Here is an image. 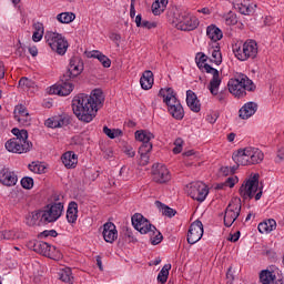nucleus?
Segmentation results:
<instances>
[{"instance_id": "12", "label": "nucleus", "mask_w": 284, "mask_h": 284, "mask_svg": "<svg viewBox=\"0 0 284 284\" xmlns=\"http://www.w3.org/2000/svg\"><path fill=\"white\" fill-rule=\"evenodd\" d=\"M152 176L155 183H168L172 179V174L168 166L163 164H153L152 165Z\"/></svg>"}, {"instance_id": "52", "label": "nucleus", "mask_w": 284, "mask_h": 284, "mask_svg": "<svg viewBox=\"0 0 284 284\" xmlns=\"http://www.w3.org/2000/svg\"><path fill=\"white\" fill-rule=\"evenodd\" d=\"M19 87L20 88H34V81L28 78H21L19 80Z\"/></svg>"}, {"instance_id": "29", "label": "nucleus", "mask_w": 284, "mask_h": 284, "mask_svg": "<svg viewBox=\"0 0 284 284\" xmlns=\"http://www.w3.org/2000/svg\"><path fill=\"white\" fill-rule=\"evenodd\" d=\"M248 154L251 159V165H257V163H262L265 155L263 151L256 148L248 146Z\"/></svg>"}, {"instance_id": "59", "label": "nucleus", "mask_w": 284, "mask_h": 284, "mask_svg": "<svg viewBox=\"0 0 284 284\" xmlns=\"http://www.w3.org/2000/svg\"><path fill=\"white\" fill-rule=\"evenodd\" d=\"M124 153L126 154V156H130V159H134V156H136V152L132 146H126Z\"/></svg>"}, {"instance_id": "50", "label": "nucleus", "mask_w": 284, "mask_h": 284, "mask_svg": "<svg viewBox=\"0 0 284 284\" xmlns=\"http://www.w3.org/2000/svg\"><path fill=\"white\" fill-rule=\"evenodd\" d=\"M48 236L57 239V236H59V233H57V230H45L38 235V239H48Z\"/></svg>"}, {"instance_id": "40", "label": "nucleus", "mask_w": 284, "mask_h": 284, "mask_svg": "<svg viewBox=\"0 0 284 284\" xmlns=\"http://www.w3.org/2000/svg\"><path fill=\"white\" fill-rule=\"evenodd\" d=\"M135 139L141 143H150V140L154 139V134L149 131H136Z\"/></svg>"}, {"instance_id": "8", "label": "nucleus", "mask_w": 284, "mask_h": 284, "mask_svg": "<svg viewBox=\"0 0 284 284\" xmlns=\"http://www.w3.org/2000/svg\"><path fill=\"white\" fill-rule=\"evenodd\" d=\"M239 192L240 196H242L244 201H247V199L250 201L251 199H254V194L258 192V174H254L250 179L245 180L241 185Z\"/></svg>"}, {"instance_id": "38", "label": "nucleus", "mask_w": 284, "mask_h": 284, "mask_svg": "<svg viewBox=\"0 0 284 284\" xmlns=\"http://www.w3.org/2000/svg\"><path fill=\"white\" fill-rule=\"evenodd\" d=\"M91 57L93 59H98V61H100L103 68H110V65H112V60H110V58H108L105 54H103L100 51H93Z\"/></svg>"}, {"instance_id": "26", "label": "nucleus", "mask_w": 284, "mask_h": 284, "mask_svg": "<svg viewBox=\"0 0 284 284\" xmlns=\"http://www.w3.org/2000/svg\"><path fill=\"white\" fill-rule=\"evenodd\" d=\"M70 120L68 118H61V116H53L49 118L45 122L44 125L47 128H63V125H69Z\"/></svg>"}, {"instance_id": "23", "label": "nucleus", "mask_w": 284, "mask_h": 284, "mask_svg": "<svg viewBox=\"0 0 284 284\" xmlns=\"http://www.w3.org/2000/svg\"><path fill=\"white\" fill-rule=\"evenodd\" d=\"M186 105L192 112H201V102L192 90L186 91Z\"/></svg>"}, {"instance_id": "49", "label": "nucleus", "mask_w": 284, "mask_h": 284, "mask_svg": "<svg viewBox=\"0 0 284 284\" xmlns=\"http://www.w3.org/2000/svg\"><path fill=\"white\" fill-rule=\"evenodd\" d=\"M225 23L226 26H236V23H239V19L236 18V14L233 12H229L225 16Z\"/></svg>"}, {"instance_id": "6", "label": "nucleus", "mask_w": 284, "mask_h": 284, "mask_svg": "<svg viewBox=\"0 0 284 284\" xmlns=\"http://www.w3.org/2000/svg\"><path fill=\"white\" fill-rule=\"evenodd\" d=\"M241 197H234L231 200L224 212V225L225 227H232L239 216H241Z\"/></svg>"}, {"instance_id": "5", "label": "nucleus", "mask_w": 284, "mask_h": 284, "mask_svg": "<svg viewBox=\"0 0 284 284\" xmlns=\"http://www.w3.org/2000/svg\"><path fill=\"white\" fill-rule=\"evenodd\" d=\"M44 39L51 50H53V52H57V54H60V57H63V54L68 52V40H65L62 34L58 32L47 31L44 34Z\"/></svg>"}, {"instance_id": "57", "label": "nucleus", "mask_w": 284, "mask_h": 284, "mask_svg": "<svg viewBox=\"0 0 284 284\" xmlns=\"http://www.w3.org/2000/svg\"><path fill=\"white\" fill-rule=\"evenodd\" d=\"M156 22H150L148 20H143L142 21V28H145L146 30H152L154 28H156Z\"/></svg>"}, {"instance_id": "10", "label": "nucleus", "mask_w": 284, "mask_h": 284, "mask_svg": "<svg viewBox=\"0 0 284 284\" xmlns=\"http://www.w3.org/2000/svg\"><path fill=\"white\" fill-rule=\"evenodd\" d=\"M83 60L79 57H72L65 73H63V81H72L83 72Z\"/></svg>"}, {"instance_id": "63", "label": "nucleus", "mask_w": 284, "mask_h": 284, "mask_svg": "<svg viewBox=\"0 0 284 284\" xmlns=\"http://www.w3.org/2000/svg\"><path fill=\"white\" fill-rule=\"evenodd\" d=\"M16 55L23 59V57H26V49L23 47H18L16 50Z\"/></svg>"}, {"instance_id": "7", "label": "nucleus", "mask_w": 284, "mask_h": 284, "mask_svg": "<svg viewBox=\"0 0 284 284\" xmlns=\"http://www.w3.org/2000/svg\"><path fill=\"white\" fill-rule=\"evenodd\" d=\"M41 212L43 225H48V223H54L59 221V219H61V214H63V203L58 202L49 204Z\"/></svg>"}, {"instance_id": "39", "label": "nucleus", "mask_w": 284, "mask_h": 284, "mask_svg": "<svg viewBox=\"0 0 284 284\" xmlns=\"http://www.w3.org/2000/svg\"><path fill=\"white\" fill-rule=\"evenodd\" d=\"M170 270H172V264H165L160 273L158 274L159 283L165 284L168 283V277L170 276Z\"/></svg>"}, {"instance_id": "33", "label": "nucleus", "mask_w": 284, "mask_h": 284, "mask_svg": "<svg viewBox=\"0 0 284 284\" xmlns=\"http://www.w3.org/2000/svg\"><path fill=\"white\" fill-rule=\"evenodd\" d=\"M11 133L13 136H16L13 139H18L23 145H26V143H32L28 141V130H19L18 128H13Z\"/></svg>"}, {"instance_id": "60", "label": "nucleus", "mask_w": 284, "mask_h": 284, "mask_svg": "<svg viewBox=\"0 0 284 284\" xmlns=\"http://www.w3.org/2000/svg\"><path fill=\"white\" fill-rule=\"evenodd\" d=\"M41 39H43V32L34 31L33 36H32V40L36 43H39V41H41Z\"/></svg>"}, {"instance_id": "21", "label": "nucleus", "mask_w": 284, "mask_h": 284, "mask_svg": "<svg viewBox=\"0 0 284 284\" xmlns=\"http://www.w3.org/2000/svg\"><path fill=\"white\" fill-rule=\"evenodd\" d=\"M232 159L236 165H252L250 148L237 150V152L233 153Z\"/></svg>"}, {"instance_id": "34", "label": "nucleus", "mask_w": 284, "mask_h": 284, "mask_svg": "<svg viewBox=\"0 0 284 284\" xmlns=\"http://www.w3.org/2000/svg\"><path fill=\"white\" fill-rule=\"evenodd\" d=\"M28 225H41L43 223V213L42 211H34L31 213L30 217L27 221Z\"/></svg>"}, {"instance_id": "2", "label": "nucleus", "mask_w": 284, "mask_h": 284, "mask_svg": "<svg viewBox=\"0 0 284 284\" xmlns=\"http://www.w3.org/2000/svg\"><path fill=\"white\" fill-rule=\"evenodd\" d=\"M229 92L236 97L237 99H243L247 92H254L256 90V85H254V82L247 78V75H240L239 78L229 80L227 83Z\"/></svg>"}, {"instance_id": "61", "label": "nucleus", "mask_w": 284, "mask_h": 284, "mask_svg": "<svg viewBox=\"0 0 284 284\" xmlns=\"http://www.w3.org/2000/svg\"><path fill=\"white\" fill-rule=\"evenodd\" d=\"M239 239H241V231H237L236 233L231 234L227 241H231V243H236Z\"/></svg>"}, {"instance_id": "28", "label": "nucleus", "mask_w": 284, "mask_h": 284, "mask_svg": "<svg viewBox=\"0 0 284 284\" xmlns=\"http://www.w3.org/2000/svg\"><path fill=\"white\" fill-rule=\"evenodd\" d=\"M257 230L261 234H270V232H274V230H276V220L270 219L261 222Z\"/></svg>"}, {"instance_id": "3", "label": "nucleus", "mask_w": 284, "mask_h": 284, "mask_svg": "<svg viewBox=\"0 0 284 284\" xmlns=\"http://www.w3.org/2000/svg\"><path fill=\"white\" fill-rule=\"evenodd\" d=\"M233 53L239 61H247V59H256L258 55V44L255 40H246L242 45H233Z\"/></svg>"}, {"instance_id": "64", "label": "nucleus", "mask_w": 284, "mask_h": 284, "mask_svg": "<svg viewBox=\"0 0 284 284\" xmlns=\"http://www.w3.org/2000/svg\"><path fill=\"white\" fill-rule=\"evenodd\" d=\"M33 29H34V32H42L43 33V23L41 22H36L33 24Z\"/></svg>"}, {"instance_id": "13", "label": "nucleus", "mask_w": 284, "mask_h": 284, "mask_svg": "<svg viewBox=\"0 0 284 284\" xmlns=\"http://www.w3.org/2000/svg\"><path fill=\"white\" fill-rule=\"evenodd\" d=\"M6 150L12 152L13 154H26L32 150V143H22L19 139H10L6 142Z\"/></svg>"}, {"instance_id": "36", "label": "nucleus", "mask_w": 284, "mask_h": 284, "mask_svg": "<svg viewBox=\"0 0 284 284\" xmlns=\"http://www.w3.org/2000/svg\"><path fill=\"white\" fill-rule=\"evenodd\" d=\"M168 7V0H155L152 3V12L155 17H159V14H161V12H163L165 10V8Z\"/></svg>"}, {"instance_id": "54", "label": "nucleus", "mask_w": 284, "mask_h": 284, "mask_svg": "<svg viewBox=\"0 0 284 284\" xmlns=\"http://www.w3.org/2000/svg\"><path fill=\"white\" fill-rule=\"evenodd\" d=\"M199 61H196L197 68H200V70L202 68L205 69V65H207V63H205V61H207V55H205V53H197Z\"/></svg>"}, {"instance_id": "4", "label": "nucleus", "mask_w": 284, "mask_h": 284, "mask_svg": "<svg viewBox=\"0 0 284 284\" xmlns=\"http://www.w3.org/2000/svg\"><path fill=\"white\" fill-rule=\"evenodd\" d=\"M204 70L207 74H212L213 77L209 84V90L211 94H213V97H216L220 103H225V100L227 99V92L221 91L219 93V88L221 87V75L219 73V70L212 68V65L210 64H205Z\"/></svg>"}, {"instance_id": "11", "label": "nucleus", "mask_w": 284, "mask_h": 284, "mask_svg": "<svg viewBox=\"0 0 284 284\" xmlns=\"http://www.w3.org/2000/svg\"><path fill=\"white\" fill-rule=\"evenodd\" d=\"M176 28L183 32H191V30H196V28H199V19L189 13H182L179 18Z\"/></svg>"}, {"instance_id": "14", "label": "nucleus", "mask_w": 284, "mask_h": 284, "mask_svg": "<svg viewBox=\"0 0 284 284\" xmlns=\"http://www.w3.org/2000/svg\"><path fill=\"white\" fill-rule=\"evenodd\" d=\"M203 239V222L194 221L189 229L186 241L190 245L199 243Z\"/></svg>"}, {"instance_id": "53", "label": "nucleus", "mask_w": 284, "mask_h": 284, "mask_svg": "<svg viewBox=\"0 0 284 284\" xmlns=\"http://www.w3.org/2000/svg\"><path fill=\"white\" fill-rule=\"evenodd\" d=\"M174 145L175 148L173 149V154H181V152H183V139L178 138L174 141Z\"/></svg>"}, {"instance_id": "25", "label": "nucleus", "mask_w": 284, "mask_h": 284, "mask_svg": "<svg viewBox=\"0 0 284 284\" xmlns=\"http://www.w3.org/2000/svg\"><path fill=\"white\" fill-rule=\"evenodd\" d=\"M140 85L142 90H152V85H154V73L150 70L144 71L140 78Z\"/></svg>"}, {"instance_id": "16", "label": "nucleus", "mask_w": 284, "mask_h": 284, "mask_svg": "<svg viewBox=\"0 0 284 284\" xmlns=\"http://www.w3.org/2000/svg\"><path fill=\"white\" fill-rule=\"evenodd\" d=\"M60 81V84L50 88L49 94H59V97H68L72 94V91L74 90V84L72 83V80H63L62 75Z\"/></svg>"}, {"instance_id": "47", "label": "nucleus", "mask_w": 284, "mask_h": 284, "mask_svg": "<svg viewBox=\"0 0 284 284\" xmlns=\"http://www.w3.org/2000/svg\"><path fill=\"white\" fill-rule=\"evenodd\" d=\"M60 281L63 283H72V271H70V268L61 271Z\"/></svg>"}, {"instance_id": "58", "label": "nucleus", "mask_w": 284, "mask_h": 284, "mask_svg": "<svg viewBox=\"0 0 284 284\" xmlns=\"http://www.w3.org/2000/svg\"><path fill=\"white\" fill-rule=\"evenodd\" d=\"M16 112H18L19 116H23L28 114V109L23 104H19L16 106Z\"/></svg>"}, {"instance_id": "43", "label": "nucleus", "mask_w": 284, "mask_h": 284, "mask_svg": "<svg viewBox=\"0 0 284 284\" xmlns=\"http://www.w3.org/2000/svg\"><path fill=\"white\" fill-rule=\"evenodd\" d=\"M103 132L109 139H116V136H123V131L121 129H110L108 126H103Z\"/></svg>"}, {"instance_id": "46", "label": "nucleus", "mask_w": 284, "mask_h": 284, "mask_svg": "<svg viewBox=\"0 0 284 284\" xmlns=\"http://www.w3.org/2000/svg\"><path fill=\"white\" fill-rule=\"evenodd\" d=\"M14 119L24 126L30 125V123L32 122V119L30 118V113H27L24 115H14Z\"/></svg>"}, {"instance_id": "48", "label": "nucleus", "mask_w": 284, "mask_h": 284, "mask_svg": "<svg viewBox=\"0 0 284 284\" xmlns=\"http://www.w3.org/2000/svg\"><path fill=\"white\" fill-rule=\"evenodd\" d=\"M21 186L24 190H32L34 187V180L30 176H24L21 179Z\"/></svg>"}, {"instance_id": "31", "label": "nucleus", "mask_w": 284, "mask_h": 284, "mask_svg": "<svg viewBox=\"0 0 284 284\" xmlns=\"http://www.w3.org/2000/svg\"><path fill=\"white\" fill-rule=\"evenodd\" d=\"M169 110V114L173 116L176 121H183V118L185 116V111L183 110V105L176 104V105H171Z\"/></svg>"}, {"instance_id": "51", "label": "nucleus", "mask_w": 284, "mask_h": 284, "mask_svg": "<svg viewBox=\"0 0 284 284\" xmlns=\"http://www.w3.org/2000/svg\"><path fill=\"white\" fill-rule=\"evenodd\" d=\"M152 152V142H144L139 148V154H150Z\"/></svg>"}, {"instance_id": "35", "label": "nucleus", "mask_w": 284, "mask_h": 284, "mask_svg": "<svg viewBox=\"0 0 284 284\" xmlns=\"http://www.w3.org/2000/svg\"><path fill=\"white\" fill-rule=\"evenodd\" d=\"M155 205L159 207V210H161L163 216H168L169 219L176 216V210L163 204L161 201H156Z\"/></svg>"}, {"instance_id": "9", "label": "nucleus", "mask_w": 284, "mask_h": 284, "mask_svg": "<svg viewBox=\"0 0 284 284\" xmlns=\"http://www.w3.org/2000/svg\"><path fill=\"white\" fill-rule=\"evenodd\" d=\"M187 194L189 196H191V199H193V201L203 203V201L207 199V194H210V190L207 189V185L205 183L199 181L190 184Z\"/></svg>"}, {"instance_id": "45", "label": "nucleus", "mask_w": 284, "mask_h": 284, "mask_svg": "<svg viewBox=\"0 0 284 284\" xmlns=\"http://www.w3.org/2000/svg\"><path fill=\"white\" fill-rule=\"evenodd\" d=\"M29 170L34 174H43L45 172V166L37 162H32L31 164H29Z\"/></svg>"}, {"instance_id": "37", "label": "nucleus", "mask_w": 284, "mask_h": 284, "mask_svg": "<svg viewBox=\"0 0 284 284\" xmlns=\"http://www.w3.org/2000/svg\"><path fill=\"white\" fill-rule=\"evenodd\" d=\"M276 278V275H274V272L264 270L260 274V281L262 284H274V281Z\"/></svg>"}, {"instance_id": "56", "label": "nucleus", "mask_w": 284, "mask_h": 284, "mask_svg": "<svg viewBox=\"0 0 284 284\" xmlns=\"http://www.w3.org/2000/svg\"><path fill=\"white\" fill-rule=\"evenodd\" d=\"M226 187H234L236 183H239V178H227L226 181L224 182Z\"/></svg>"}, {"instance_id": "41", "label": "nucleus", "mask_w": 284, "mask_h": 284, "mask_svg": "<svg viewBox=\"0 0 284 284\" xmlns=\"http://www.w3.org/2000/svg\"><path fill=\"white\" fill-rule=\"evenodd\" d=\"M57 19L60 23H72L77 16L73 12H62L57 16Z\"/></svg>"}, {"instance_id": "44", "label": "nucleus", "mask_w": 284, "mask_h": 284, "mask_svg": "<svg viewBox=\"0 0 284 284\" xmlns=\"http://www.w3.org/2000/svg\"><path fill=\"white\" fill-rule=\"evenodd\" d=\"M235 9L239 10L241 14H252L253 9L247 4H243V2L235 3Z\"/></svg>"}, {"instance_id": "32", "label": "nucleus", "mask_w": 284, "mask_h": 284, "mask_svg": "<svg viewBox=\"0 0 284 284\" xmlns=\"http://www.w3.org/2000/svg\"><path fill=\"white\" fill-rule=\"evenodd\" d=\"M148 234L151 239V245H159V243L163 241V234H161L154 225L152 229L149 230Z\"/></svg>"}, {"instance_id": "20", "label": "nucleus", "mask_w": 284, "mask_h": 284, "mask_svg": "<svg viewBox=\"0 0 284 284\" xmlns=\"http://www.w3.org/2000/svg\"><path fill=\"white\" fill-rule=\"evenodd\" d=\"M160 97L163 98V102L168 105V110H170L171 105H179L181 101L176 99V93H174V89H161L159 92Z\"/></svg>"}, {"instance_id": "55", "label": "nucleus", "mask_w": 284, "mask_h": 284, "mask_svg": "<svg viewBox=\"0 0 284 284\" xmlns=\"http://www.w3.org/2000/svg\"><path fill=\"white\" fill-rule=\"evenodd\" d=\"M140 154V165H148L150 163V153H139Z\"/></svg>"}, {"instance_id": "42", "label": "nucleus", "mask_w": 284, "mask_h": 284, "mask_svg": "<svg viewBox=\"0 0 284 284\" xmlns=\"http://www.w3.org/2000/svg\"><path fill=\"white\" fill-rule=\"evenodd\" d=\"M210 61L211 63H215V65H221V63H223V55L221 54V48L216 47L212 51Z\"/></svg>"}, {"instance_id": "15", "label": "nucleus", "mask_w": 284, "mask_h": 284, "mask_svg": "<svg viewBox=\"0 0 284 284\" xmlns=\"http://www.w3.org/2000/svg\"><path fill=\"white\" fill-rule=\"evenodd\" d=\"M131 221L134 230L140 232V234H148L154 226L152 223H150V220L145 219L141 213H135L131 217Z\"/></svg>"}, {"instance_id": "18", "label": "nucleus", "mask_w": 284, "mask_h": 284, "mask_svg": "<svg viewBox=\"0 0 284 284\" xmlns=\"http://www.w3.org/2000/svg\"><path fill=\"white\" fill-rule=\"evenodd\" d=\"M52 247L53 250H55L54 246H51L48 244V242H43V241L34 240L29 242V248L36 252L37 254H42V256H50V252H52Z\"/></svg>"}, {"instance_id": "30", "label": "nucleus", "mask_w": 284, "mask_h": 284, "mask_svg": "<svg viewBox=\"0 0 284 284\" xmlns=\"http://www.w3.org/2000/svg\"><path fill=\"white\" fill-rule=\"evenodd\" d=\"M206 37L216 43V41H221L223 39V31H221L215 24H211L206 28Z\"/></svg>"}, {"instance_id": "19", "label": "nucleus", "mask_w": 284, "mask_h": 284, "mask_svg": "<svg viewBox=\"0 0 284 284\" xmlns=\"http://www.w3.org/2000/svg\"><path fill=\"white\" fill-rule=\"evenodd\" d=\"M105 243H114L119 239V231H116V225L112 222H106L103 225L102 232Z\"/></svg>"}, {"instance_id": "1", "label": "nucleus", "mask_w": 284, "mask_h": 284, "mask_svg": "<svg viewBox=\"0 0 284 284\" xmlns=\"http://www.w3.org/2000/svg\"><path fill=\"white\" fill-rule=\"evenodd\" d=\"M104 101L105 97L101 89L93 90L90 95L80 93L72 100L73 114L82 123H92L99 110L103 108Z\"/></svg>"}, {"instance_id": "62", "label": "nucleus", "mask_w": 284, "mask_h": 284, "mask_svg": "<svg viewBox=\"0 0 284 284\" xmlns=\"http://www.w3.org/2000/svg\"><path fill=\"white\" fill-rule=\"evenodd\" d=\"M110 39H111V41H114V43H116V45H119V43L121 42V34L111 33Z\"/></svg>"}, {"instance_id": "17", "label": "nucleus", "mask_w": 284, "mask_h": 284, "mask_svg": "<svg viewBox=\"0 0 284 284\" xmlns=\"http://www.w3.org/2000/svg\"><path fill=\"white\" fill-rule=\"evenodd\" d=\"M18 181L19 178L17 176V173H14V171H11L9 168L6 166L0 170V183L2 185H6V187H14Z\"/></svg>"}, {"instance_id": "24", "label": "nucleus", "mask_w": 284, "mask_h": 284, "mask_svg": "<svg viewBox=\"0 0 284 284\" xmlns=\"http://www.w3.org/2000/svg\"><path fill=\"white\" fill-rule=\"evenodd\" d=\"M61 161L68 170H72V168H77V163H79V156L74 153V151H68L61 156Z\"/></svg>"}, {"instance_id": "27", "label": "nucleus", "mask_w": 284, "mask_h": 284, "mask_svg": "<svg viewBox=\"0 0 284 284\" xmlns=\"http://www.w3.org/2000/svg\"><path fill=\"white\" fill-rule=\"evenodd\" d=\"M79 219V204L77 202H70L67 210V221L68 223H77Z\"/></svg>"}, {"instance_id": "22", "label": "nucleus", "mask_w": 284, "mask_h": 284, "mask_svg": "<svg viewBox=\"0 0 284 284\" xmlns=\"http://www.w3.org/2000/svg\"><path fill=\"white\" fill-rule=\"evenodd\" d=\"M256 110H258V104L255 102L245 103L239 111L240 119L247 120L251 116H254V114H256Z\"/></svg>"}]
</instances>
